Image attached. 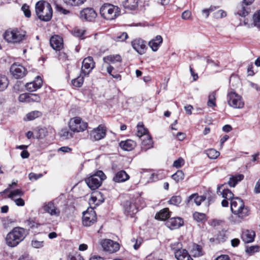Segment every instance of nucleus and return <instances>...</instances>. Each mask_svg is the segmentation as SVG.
<instances>
[{
  "label": "nucleus",
  "instance_id": "63",
  "mask_svg": "<svg viewBox=\"0 0 260 260\" xmlns=\"http://www.w3.org/2000/svg\"><path fill=\"white\" fill-rule=\"evenodd\" d=\"M47 131L44 128H40L38 131L39 136H37V138L38 139H42L45 137L47 134Z\"/></svg>",
  "mask_w": 260,
  "mask_h": 260
},
{
  "label": "nucleus",
  "instance_id": "33",
  "mask_svg": "<svg viewBox=\"0 0 260 260\" xmlns=\"http://www.w3.org/2000/svg\"><path fill=\"white\" fill-rule=\"evenodd\" d=\"M123 6L125 9L135 10L138 6V0H124Z\"/></svg>",
  "mask_w": 260,
  "mask_h": 260
},
{
  "label": "nucleus",
  "instance_id": "62",
  "mask_svg": "<svg viewBox=\"0 0 260 260\" xmlns=\"http://www.w3.org/2000/svg\"><path fill=\"white\" fill-rule=\"evenodd\" d=\"M200 59L202 62L203 61H205L207 64L212 63L213 65H214V66H218L219 62L216 63L213 60L210 59L209 58L200 57Z\"/></svg>",
  "mask_w": 260,
  "mask_h": 260
},
{
  "label": "nucleus",
  "instance_id": "32",
  "mask_svg": "<svg viewBox=\"0 0 260 260\" xmlns=\"http://www.w3.org/2000/svg\"><path fill=\"white\" fill-rule=\"evenodd\" d=\"M243 178L244 175L242 174L231 176L228 183L231 187H235L238 182L243 180Z\"/></svg>",
  "mask_w": 260,
  "mask_h": 260
},
{
  "label": "nucleus",
  "instance_id": "2",
  "mask_svg": "<svg viewBox=\"0 0 260 260\" xmlns=\"http://www.w3.org/2000/svg\"><path fill=\"white\" fill-rule=\"evenodd\" d=\"M27 235L26 230L20 227H15L9 232L6 238L8 246L14 247L23 241Z\"/></svg>",
  "mask_w": 260,
  "mask_h": 260
},
{
  "label": "nucleus",
  "instance_id": "34",
  "mask_svg": "<svg viewBox=\"0 0 260 260\" xmlns=\"http://www.w3.org/2000/svg\"><path fill=\"white\" fill-rule=\"evenodd\" d=\"M146 135H148L147 130L144 127L142 122H139L137 125V136L141 139L145 137L144 136Z\"/></svg>",
  "mask_w": 260,
  "mask_h": 260
},
{
  "label": "nucleus",
  "instance_id": "55",
  "mask_svg": "<svg viewBox=\"0 0 260 260\" xmlns=\"http://www.w3.org/2000/svg\"><path fill=\"white\" fill-rule=\"evenodd\" d=\"M55 9L57 11L61 14L67 15L70 13V11L69 10L63 8L60 5L58 4L55 5Z\"/></svg>",
  "mask_w": 260,
  "mask_h": 260
},
{
  "label": "nucleus",
  "instance_id": "35",
  "mask_svg": "<svg viewBox=\"0 0 260 260\" xmlns=\"http://www.w3.org/2000/svg\"><path fill=\"white\" fill-rule=\"evenodd\" d=\"M9 85V80L5 75H0V91H4Z\"/></svg>",
  "mask_w": 260,
  "mask_h": 260
},
{
  "label": "nucleus",
  "instance_id": "40",
  "mask_svg": "<svg viewBox=\"0 0 260 260\" xmlns=\"http://www.w3.org/2000/svg\"><path fill=\"white\" fill-rule=\"evenodd\" d=\"M206 154L210 159H215L219 156L220 153L214 149H209L206 150Z\"/></svg>",
  "mask_w": 260,
  "mask_h": 260
},
{
  "label": "nucleus",
  "instance_id": "48",
  "mask_svg": "<svg viewBox=\"0 0 260 260\" xmlns=\"http://www.w3.org/2000/svg\"><path fill=\"white\" fill-rule=\"evenodd\" d=\"M182 201V199L180 196H173L172 197L169 202L172 205L178 206Z\"/></svg>",
  "mask_w": 260,
  "mask_h": 260
},
{
  "label": "nucleus",
  "instance_id": "23",
  "mask_svg": "<svg viewBox=\"0 0 260 260\" xmlns=\"http://www.w3.org/2000/svg\"><path fill=\"white\" fill-rule=\"evenodd\" d=\"M129 175L125 171L121 170L116 173L113 178V180L115 182H123L128 180Z\"/></svg>",
  "mask_w": 260,
  "mask_h": 260
},
{
  "label": "nucleus",
  "instance_id": "21",
  "mask_svg": "<svg viewBox=\"0 0 260 260\" xmlns=\"http://www.w3.org/2000/svg\"><path fill=\"white\" fill-rule=\"evenodd\" d=\"M50 44L53 49L59 51L63 47L62 38L58 35L53 36L50 39Z\"/></svg>",
  "mask_w": 260,
  "mask_h": 260
},
{
  "label": "nucleus",
  "instance_id": "8",
  "mask_svg": "<svg viewBox=\"0 0 260 260\" xmlns=\"http://www.w3.org/2000/svg\"><path fill=\"white\" fill-rule=\"evenodd\" d=\"M228 102L229 106L236 109H241L244 107V103L242 98L235 91L228 93Z\"/></svg>",
  "mask_w": 260,
  "mask_h": 260
},
{
  "label": "nucleus",
  "instance_id": "41",
  "mask_svg": "<svg viewBox=\"0 0 260 260\" xmlns=\"http://www.w3.org/2000/svg\"><path fill=\"white\" fill-rule=\"evenodd\" d=\"M194 220L198 222H204L206 220V215L204 213L195 212L193 215Z\"/></svg>",
  "mask_w": 260,
  "mask_h": 260
},
{
  "label": "nucleus",
  "instance_id": "1",
  "mask_svg": "<svg viewBox=\"0 0 260 260\" xmlns=\"http://www.w3.org/2000/svg\"><path fill=\"white\" fill-rule=\"evenodd\" d=\"M231 209L234 214L232 218H234L235 221L238 222H241L250 214L248 207L245 206L243 201L238 197L232 199Z\"/></svg>",
  "mask_w": 260,
  "mask_h": 260
},
{
  "label": "nucleus",
  "instance_id": "26",
  "mask_svg": "<svg viewBox=\"0 0 260 260\" xmlns=\"http://www.w3.org/2000/svg\"><path fill=\"white\" fill-rule=\"evenodd\" d=\"M175 256L178 260H193L188 254V251L185 249L176 251Z\"/></svg>",
  "mask_w": 260,
  "mask_h": 260
},
{
  "label": "nucleus",
  "instance_id": "17",
  "mask_svg": "<svg viewBox=\"0 0 260 260\" xmlns=\"http://www.w3.org/2000/svg\"><path fill=\"white\" fill-rule=\"evenodd\" d=\"M94 62L91 56H88L84 59L82 61L81 73L84 76L88 75L94 68Z\"/></svg>",
  "mask_w": 260,
  "mask_h": 260
},
{
  "label": "nucleus",
  "instance_id": "14",
  "mask_svg": "<svg viewBox=\"0 0 260 260\" xmlns=\"http://www.w3.org/2000/svg\"><path fill=\"white\" fill-rule=\"evenodd\" d=\"M10 72L16 79H21L27 74V70L22 65L13 63L10 68Z\"/></svg>",
  "mask_w": 260,
  "mask_h": 260
},
{
  "label": "nucleus",
  "instance_id": "64",
  "mask_svg": "<svg viewBox=\"0 0 260 260\" xmlns=\"http://www.w3.org/2000/svg\"><path fill=\"white\" fill-rule=\"evenodd\" d=\"M214 260H231V259L228 255L222 254L217 256Z\"/></svg>",
  "mask_w": 260,
  "mask_h": 260
},
{
  "label": "nucleus",
  "instance_id": "4",
  "mask_svg": "<svg viewBox=\"0 0 260 260\" xmlns=\"http://www.w3.org/2000/svg\"><path fill=\"white\" fill-rule=\"evenodd\" d=\"M100 14L104 19L111 20L120 15V9L117 6L106 3L101 7Z\"/></svg>",
  "mask_w": 260,
  "mask_h": 260
},
{
  "label": "nucleus",
  "instance_id": "15",
  "mask_svg": "<svg viewBox=\"0 0 260 260\" xmlns=\"http://www.w3.org/2000/svg\"><path fill=\"white\" fill-rule=\"evenodd\" d=\"M43 213H47L51 216L58 217L60 215V211L54 204L53 202L45 203L42 207Z\"/></svg>",
  "mask_w": 260,
  "mask_h": 260
},
{
  "label": "nucleus",
  "instance_id": "11",
  "mask_svg": "<svg viewBox=\"0 0 260 260\" xmlns=\"http://www.w3.org/2000/svg\"><path fill=\"white\" fill-rule=\"evenodd\" d=\"M96 213L93 209H91L90 211L83 212L82 223L84 226H91L96 221Z\"/></svg>",
  "mask_w": 260,
  "mask_h": 260
},
{
  "label": "nucleus",
  "instance_id": "36",
  "mask_svg": "<svg viewBox=\"0 0 260 260\" xmlns=\"http://www.w3.org/2000/svg\"><path fill=\"white\" fill-rule=\"evenodd\" d=\"M253 24L260 29V10L256 11L253 15Z\"/></svg>",
  "mask_w": 260,
  "mask_h": 260
},
{
  "label": "nucleus",
  "instance_id": "10",
  "mask_svg": "<svg viewBox=\"0 0 260 260\" xmlns=\"http://www.w3.org/2000/svg\"><path fill=\"white\" fill-rule=\"evenodd\" d=\"M87 123L83 121L78 117L71 119L69 122L70 128L73 132H83L87 128Z\"/></svg>",
  "mask_w": 260,
  "mask_h": 260
},
{
  "label": "nucleus",
  "instance_id": "39",
  "mask_svg": "<svg viewBox=\"0 0 260 260\" xmlns=\"http://www.w3.org/2000/svg\"><path fill=\"white\" fill-rule=\"evenodd\" d=\"M172 178L176 182H178L184 179V175L182 171L178 170L172 176Z\"/></svg>",
  "mask_w": 260,
  "mask_h": 260
},
{
  "label": "nucleus",
  "instance_id": "25",
  "mask_svg": "<svg viewBox=\"0 0 260 260\" xmlns=\"http://www.w3.org/2000/svg\"><path fill=\"white\" fill-rule=\"evenodd\" d=\"M255 234L253 231L246 230L243 232L242 239L245 243H251L253 241Z\"/></svg>",
  "mask_w": 260,
  "mask_h": 260
},
{
  "label": "nucleus",
  "instance_id": "56",
  "mask_svg": "<svg viewBox=\"0 0 260 260\" xmlns=\"http://www.w3.org/2000/svg\"><path fill=\"white\" fill-rule=\"evenodd\" d=\"M184 164V160L182 158H179L174 161L173 166L178 168L182 166Z\"/></svg>",
  "mask_w": 260,
  "mask_h": 260
},
{
  "label": "nucleus",
  "instance_id": "30",
  "mask_svg": "<svg viewBox=\"0 0 260 260\" xmlns=\"http://www.w3.org/2000/svg\"><path fill=\"white\" fill-rule=\"evenodd\" d=\"M144 137L141 138L142 147L143 149L147 150L152 147L153 141L149 135H145Z\"/></svg>",
  "mask_w": 260,
  "mask_h": 260
},
{
  "label": "nucleus",
  "instance_id": "57",
  "mask_svg": "<svg viewBox=\"0 0 260 260\" xmlns=\"http://www.w3.org/2000/svg\"><path fill=\"white\" fill-rule=\"evenodd\" d=\"M226 16V12L222 10H218L217 12L214 13V17L217 19L224 17Z\"/></svg>",
  "mask_w": 260,
  "mask_h": 260
},
{
  "label": "nucleus",
  "instance_id": "28",
  "mask_svg": "<svg viewBox=\"0 0 260 260\" xmlns=\"http://www.w3.org/2000/svg\"><path fill=\"white\" fill-rule=\"evenodd\" d=\"M205 196H199L198 193L192 194L187 199V203H189L192 199L197 206H200L201 203L206 200Z\"/></svg>",
  "mask_w": 260,
  "mask_h": 260
},
{
  "label": "nucleus",
  "instance_id": "52",
  "mask_svg": "<svg viewBox=\"0 0 260 260\" xmlns=\"http://www.w3.org/2000/svg\"><path fill=\"white\" fill-rule=\"evenodd\" d=\"M131 241L133 243H135V244L134 245V248L135 250H137L139 248L142 242V239L141 238H139L136 239L133 238Z\"/></svg>",
  "mask_w": 260,
  "mask_h": 260
},
{
  "label": "nucleus",
  "instance_id": "46",
  "mask_svg": "<svg viewBox=\"0 0 260 260\" xmlns=\"http://www.w3.org/2000/svg\"><path fill=\"white\" fill-rule=\"evenodd\" d=\"M85 30L83 28L75 27L72 31L73 35L76 37H82L83 36Z\"/></svg>",
  "mask_w": 260,
  "mask_h": 260
},
{
  "label": "nucleus",
  "instance_id": "49",
  "mask_svg": "<svg viewBox=\"0 0 260 260\" xmlns=\"http://www.w3.org/2000/svg\"><path fill=\"white\" fill-rule=\"evenodd\" d=\"M18 99L21 102L30 103L29 93H22L19 95Z\"/></svg>",
  "mask_w": 260,
  "mask_h": 260
},
{
  "label": "nucleus",
  "instance_id": "12",
  "mask_svg": "<svg viewBox=\"0 0 260 260\" xmlns=\"http://www.w3.org/2000/svg\"><path fill=\"white\" fill-rule=\"evenodd\" d=\"M97 14L92 8H86L80 12V18L82 21H93L95 19Z\"/></svg>",
  "mask_w": 260,
  "mask_h": 260
},
{
  "label": "nucleus",
  "instance_id": "53",
  "mask_svg": "<svg viewBox=\"0 0 260 260\" xmlns=\"http://www.w3.org/2000/svg\"><path fill=\"white\" fill-rule=\"evenodd\" d=\"M31 245L33 247L35 248H40L43 246L44 242L43 241H39L36 240H33L31 241Z\"/></svg>",
  "mask_w": 260,
  "mask_h": 260
},
{
  "label": "nucleus",
  "instance_id": "7",
  "mask_svg": "<svg viewBox=\"0 0 260 260\" xmlns=\"http://www.w3.org/2000/svg\"><path fill=\"white\" fill-rule=\"evenodd\" d=\"M140 201L141 198H137L125 201L123 204L125 213L131 216L137 213L139 210Z\"/></svg>",
  "mask_w": 260,
  "mask_h": 260
},
{
  "label": "nucleus",
  "instance_id": "5",
  "mask_svg": "<svg viewBox=\"0 0 260 260\" xmlns=\"http://www.w3.org/2000/svg\"><path fill=\"white\" fill-rule=\"evenodd\" d=\"M4 38L8 42L20 43L26 39V32L17 28L10 29L5 32Z\"/></svg>",
  "mask_w": 260,
  "mask_h": 260
},
{
  "label": "nucleus",
  "instance_id": "27",
  "mask_svg": "<svg viewBox=\"0 0 260 260\" xmlns=\"http://www.w3.org/2000/svg\"><path fill=\"white\" fill-rule=\"evenodd\" d=\"M120 147L126 151H131L134 149L136 146V143L131 140L122 141L119 143Z\"/></svg>",
  "mask_w": 260,
  "mask_h": 260
},
{
  "label": "nucleus",
  "instance_id": "44",
  "mask_svg": "<svg viewBox=\"0 0 260 260\" xmlns=\"http://www.w3.org/2000/svg\"><path fill=\"white\" fill-rule=\"evenodd\" d=\"M67 5L72 6H78L83 4L85 0H63Z\"/></svg>",
  "mask_w": 260,
  "mask_h": 260
},
{
  "label": "nucleus",
  "instance_id": "29",
  "mask_svg": "<svg viewBox=\"0 0 260 260\" xmlns=\"http://www.w3.org/2000/svg\"><path fill=\"white\" fill-rule=\"evenodd\" d=\"M171 213V212H170L168 208H164L155 215V218L160 220H168L170 216Z\"/></svg>",
  "mask_w": 260,
  "mask_h": 260
},
{
  "label": "nucleus",
  "instance_id": "47",
  "mask_svg": "<svg viewBox=\"0 0 260 260\" xmlns=\"http://www.w3.org/2000/svg\"><path fill=\"white\" fill-rule=\"evenodd\" d=\"M23 194V192L21 189H17L11 191L8 195V198L12 200H14V197L15 196H22Z\"/></svg>",
  "mask_w": 260,
  "mask_h": 260
},
{
  "label": "nucleus",
  "instance_id": "3",
  "mask_svg": "<svg viewBox=\"0 0 260 260\" xmlns=\"http://www.w3.org/2000/svg\"><path fill=\"white\" fill-rule=\"evenodd\" d=\"M35 10L38 18L44 21H49L52 17V9L50 3L45 1L38 2L35 6Z\"/></svg>",
  "mask_w": 260,
  "mask_h": 260
},
{
  "label": "nucleus",
  "instance_id": "9",
  "mask_svg": "<svg viewBox=\"0 0 260 260\" xmlns=\"http://www.w3.org/2000/svg\"><path fill=\"white\" fill-rule=\"evenodd\" d=\"M224 184L218 185L217 188V194L221 195L224 199L221 202V205L223 207L229 206V201L234 199V194L231 190L228 188H223Z\"/></svg>",
  "mask_w": 260,
  "mask_h": 260
},
{
  "label": "nucleus",
  "instance_id": "20",
  "mask_svg": "<svg viewBox=\"0 0 260 260\" xmlns=\"http://www.w3.org/2000/svg\"><path fill=\"white\" fill-rule=\"evenodd\" d=\"M183 224V220L180 217H173L169 218L166 222V226L171 230L176 229Z\"/></svg>",
  "mask_w": 260,
  "mask_h": 260
},
{
  "label": "nucleus",
  "instance_id": "45",
  "mask_svg": "<svg viewBox=\"0 0 260 260\" xmlns=\"http://www.w3.org/2000/svg\"><path fill=\"white\" fill-rule=\"evenodd\" d=\"M60 136L63 139H68L73 137V134L69 132L67 128H63L59 133Z\"/></svg>",
  "mask_w": 260,
  "mask_h": 260
},
{
  "label": "nucleus",
  "instance_id": "54",
  "mask_svg": "<svg viewBox=\"0 0 260 260\" xmlns=\"http://www.w3.org/2000/svg\"><path fill=\"white\" fill-rule=\"evenodd\" d=\"M27 224L31 229L38 228L40 224L39 223H37L35 220L32 219H29L27 220Z\"/></svg>",
  "mask_w": 260,
  "mask_h": 260
},
{
  "label": "nucleus",
  "instance_id": "6",
  "mask_svg": "<svg viewBox=\"0 0 260 260\" xmlns=\"http://www.w3.org/2000/svg\"><path fill=\"white\" fill-rule=\"evenodd\" d=\"M106 178V176L103 171H98L94 174L85 179V181L88 186L91 190H95L101 185L102 181Z\"/></svg>",
  "mask_w": 260,
  "mask_h": 260
},
{
  "label": "nucleus",
  "instance_id": "43",
  "mask_svg": "<svg viewBox=\"0 0 260 260\" xmlns=\"http://www.w3.org/2000/svg\"><path fill=\"white\" fill-rule=\"evenodd\" d=\"M164 177V175L162 173L157 172L156 173H152L149 178V182L156 181L158 180L162 179Z\"/></svg>",
  "mask_w": 260,
  "mask_h": 260
},
{
  "label": "nucleus",
  "instance_id": "13",
  "mask_svg": "<svg viewBox=\"0 0 260 260\" xmlns=\"http://www.w3.org/2000/svg\"><path fill=\"white\" fill-rule=\"evenodd\" d=\"M101 245L105 251L114 253L119 249V244L110 239H104L101 241Z\"/></svg>",
  "mask_w": 260,
  "mask_h": 260
},
{
  "label": "nucleus",
  "instance_id": "31",
  "mask_svg": "<svg viewBox=\"0 0 260 260\" xmlns=\"http://www.w3.org/2000/svg\"><path fill=\"white\" fill-rule=\"evenodd\" d=\"M121 57L118 55H110L104 57L103 58V60L105 63L110 64V63H114L117 62H121Z\"/></svg>",
  "mask_w": 260,
  "mask_h": 260
},
{
  "label": "nucleus",
  "instance_id": "24",
  "mask_svg": "<svg viewBox=\"0 0 260 260\" xmlns=\"http://www.w3.org/2000/svg\"><path fill=\"white\" fill-rule=\"evenodd\" d=\"M162 38L160 35L156 36L154 39L149 42L148 45L153 51H156L162 43Z\"/></svg>",
  "mask_w": 260,
  "mask_h": 260
},
{
  "label": "nucleus",
  "instance_id": "22",
  "mask_svg": "<svg viewBox=\"0 0 260 260\" xmlns=\"http://www.w3.org/2000/svg\"><path fill=\"white\" fill-rule=\"evenodd\" d=\"M42 79L38 76L34 81L26 83L25 87L28 91L32 92L42 87Z\"/></svg>",
  "mask_w": 260,
  "mask_h": 260
},
{
  "label": "nucleus",
  "instance_id": "16",
  "mask_svg": "<svg viewBox=\"0 0 260 260\" xmlns=\"http://www.w3.org/2000/svg\"><path fill=\"white\" fill-rule=\"evenodd\" d=\"M106 135V128L100 125L90 133V139L92 141H99L103 139Z\"/></svg>",
  "mask_w": 260,
  "mask_h": 260
},
{
  "label": "nucleus",
  "instance_id": "19",
  "mask_svg": "<svg viewBox=\"0 0 260 260\" xmlns=\"http://www.w3.org/2000/svg\"><path fill=\"white\" fill-rule=\"evenodd\" d=\"M249 5L246 4L243 2L238 4L236 8L235 14L243 17L247 16L250 11V9L248 7Z\"/></svg>",
  "mask_w": 260,
  "mask_h": 260
},
{
  "label": "nucleus",
  "instance_id": "38",
  "mask_svg": "<svg viewBox=\"0 0 260 260\" xmlns=\"http://www.w3.org/2000/svg\"><path fill=\"white\" fill-rule=\"evenodd\" d=\"M84 82V77L80 75L78 77L73 79L71 81L73 86L76 87H80L83 85Z\"/></svg>",
  "mask_w": 260,
  "mask_h": 260
},
{
  "label": "nucleus",
  "instance_id": "58",
  "mask_svg": "<svg viewBox=\"0 0 260 260\" xmlns=\"http://www.w3.org/2000/svg\"><path fill=\"white\" fill-rule=\"evenodd\" d=\"M194 250L196 251L194 253L195 255H197V256H200L203 255L202 248L200 245L198 244H196L194 246Z\"/></svg>",
  "mask_w": 260,
  "mask_h": 260
},
{
  "label": "nucleus",
  "instance_id": "61",
  "mask_svg": "<svg viewBox=\"0 0 260 260\" xmlns=\"http://www.w3.org/2000/svg\"><path fill=\"white\" fill-rule=\"evenodd\" d=\"M259 250V247L258 246H252L247 248L246 252L252 254L255 252L258 251Z\"/></svg>",
  "mask_w": 260,
  "mask_h": 260
},
{
  "label": "nucleus",
  "instance_id": "37",
  "mask_svg": "<svg viewBox=\"0 0 260 260\" xmlns=\"http://www.w3.org/2000/svg\"><path fill=\"white\" fill-rule=\"evenodd\" d=\"M216 92L213 91L210 93L208 96V101L207 105L210 107H214L216 106Z\"/></svg>",
  "mask_w": 260,
  "mask_h": 260
},
{
  "label": "nucleus",
  "instance_id": "18",
  "mask_svg": "<svg viewBox=\"0 0 260 260\" xmlns=\"http://www.w3.org/2000/svg\"><path fill=\"white\" fill-rule=\"evenodd\" d=\"M133 48L140 54H144L147 50L146 42L141 39H136L131 42Z\"/></svg>",
  "mask_w": 260,
  "mask_h": 260
},
{
  "label": "nucleus",
  "instance_id": "60",
  "mask_svg": "<svg viewBox=\"0 0 260 260\" xmlns=\"http://www.w3.org/2000/svg\"><path fill=\"white\" fill-rule=\"evenodd\" d=\"M30 102H39L41 100L40 96L37 94L29 93Z\"/></svg>",
  "mask_w": 260,
  "mask_h": 260
},
{
  "label": "nucleus",
  "instance_id": "50",
  "mask_svg": "<svg viewBox=\"0 0 260 260\" xmlns=\"http://www.w3.org/2000/svg\"><path fill=\"white\" fill-rule=\"evenodd\" d=\"M171 247L172 249L174 250V254H175L176 251H180V250H181L182 249V245L181 243L179 242H175V243L171 244Z\"/></svg>",
  "mask_w": 260,
  "mask_h": 260
},
{
  "label": "nucleus",
  "instance_id": "59",
  "mask_svg": "<svg viewBox=\"0 0 260 260\" xmlns=\"http://www.w3.org/2000/svg\"><path fill=\"white\" fill-rule=\"evenodd\" d=\"M68 260H84V258L79 254L75 253L73 255L70 254Z\"/></svg>",
  "mask_w": 260,
  "mask_h": 260
},
{
  "label": "nucleus",
  "instance_id": "42",
  "mask_svg": "<svg viewBox=\"0 0 260 260\" xmlns=\"http://www.w3.org/2000/svg\"><path fill=\"white\" fill-rule=\"evenodd\" d=\"M42 115L41 112L39 111H34L30 112L26 114V117L28 120H32L36 118L39 117Z\"/></svg>",
  "mask_w": 260,
  "mask_h": 260
},
{
  "label": "nucleus",
  "instance_id": "51",
  "mask_svg": "<svg viewBox=\"0 0 260 260\" xmlns=\"http://www.w3.org/2000/svg\"><path fill=\"white\" fill-rule=\"evenodd\" d=\"M21 9L23 11L25 16L26 17L29 18V17H30L31 13H30V11L29 10V6L27 4H24L22 6Z\"/></svg>",
  "mask_w": 260,
  "mask_h": 260
}]
</instances>
